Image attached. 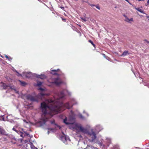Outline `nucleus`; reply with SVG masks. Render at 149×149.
<instances>
[{
  "instance_id": "11",
  "label": "nucleus",
  "mask_w": 149,
  "mask_h": 149,
  "mask_svg": "<svg viewBox=\"0 0 149 149\" xmlns=\"http://www.w3.org/2000/svg\"><path fill=\"white\" fill-rule=\"evenodd\" d=\"M87 3H88V4L91 6V7H93V6H95L96 7V8H97V9H99L100 10V7H99V5L98 4H97L96 5H94V4H90L89 3V2H87Z\"/></svg>"
},
{
  "instance_id": "25",
  "label": "nucleus",
  "mask_w": 149,
  "mask_h": 149,
  "mask_svg": "<svg viewBox=\"0 0 149 149\" xmlns=\"http://www.w3.org/2000/svg\"><path fill=\"white\" fill-rule=\"evenodd\" d=\"M88 42H90L94 47H95V45L93 43V42L91 40H88Z\"/></svg>"
},
{
  "instance_id": "14",
  "label": "nucleus",
  "mask_w": 149,
  "mask_h": 149,
  "mask_svg": "<svg viewBox=\"0 0 149 149\" xmlns=\"http://www.w3.org/2000/svg\"><path fill=\"white\" fill-rule=\"evenodd\" d=\"M59 70V69H58L57 70H52V72H51V74L54 75H59V74H57L56 72L58 70Z\"/></svg>"
},
{
  "instance_id": "19",
  "label": "nucleus",
  "mask_w": 149,
  "mask_h": 149,
  "mask_svg": "<svg viewBox=\"0 0 149 149\" xmlns=\"http://www.w3.org/2000/svg\"><path fill=\"white\" fill-rule=\"evenodd\" d=\"M21 130H22L23 131V132H24L23 135H25V136H27L28 135L30 136V135H29V133H27L26 132L24 131L23 129L21 128Z\"/></svg>"
},
{
  "instance_id": "42",
  "label": "nucleus",
  "mask_w": 149,
  "mask_h": 149,
  "mask_svg": "<svg viewBox=\"0 0 149 149\" xmlns=\"http://www.w3.org/2000/svg\"><path fill=\"white\" fill-rule=\"evenodd\" d=\"M74 119H75V118H72V120H74Z\"/></svg>"
},
{
  "instance_id": "7",
  "label": "nucleus",
  "mask_w": 149,
  "mask_h": 149,
  "mask_svg": "<svg viewBox=\"0 0 149 149\" xmlns=\"http://www.w3.org/2000/svg\"><path fill=\"white\" fill-rule=\"evenodd\" d=\"M104 140L102 139H101L100 140V141H97V143L100 146V147H102V148H104L105 147V145L104 144H103V141Z\"/></svg>"
},
{
  "instance_id": "40",
  "label": "nucleus",
  "mask_w": 149,
  "mask_h": 149,
  "mask_svg": "<svg viewBox=\"0 0 149 149\" xmlns=\"http://www.w3.org/2000/svg\"><path fill=\"white\" fill-rule=\"evenodd\" d=\"M88 147H90V146H88H88H87V147H86V148H84V149H86H86H88Z\"/></svg>"
},
{
  "instance_id": "20",
  "label": "nucleus",
  "mask_w": 149,
  "mask_h": 149,
  "mask_svg": "<svg viewBox=\"0 0 149 149\" xmlns=\"http://www.w3.org/2000/svg\"><path fill=\"white\" fill-rule=\"evenodd\" d=\"M128 53V52L127 51H125L122 54H121V56H126L127 54Z\"/></svg>"
},
{
  "instance_id": "28",
  "label": "nucleus",
  "mask_w": 149,
  "mask_h": 149,
  "mask_svg": "<svg viewBox=\"0 0 149 149\" xmlns=\"http://www.w3.org/2000/svg\"><path fill=\"white\" fill-rule=\"evenodd\" d=\"M81 19L84 21V22H86L87 21L86 18V17H81Z\"/></svg>"
},
{
  "instance_id": "38",
  "label": "nucleus",
  "mask_w": 149,
  "mask_h": 149,
  "mask_svg": "<svg viewBox=\"0 0 149 149\" xmlns=\"http://www.w3.org/2000/svg\"><path fill=\"white\" fill-rule=\"evenodd\" d=\"M147 3L148 4H149V0H148Z\"/></svg>"
},
{
  "instance_id": "3",
  "label": "nucleus",
  "mask_w": 149,
  "mask_h": 149,
  "mask_svg": "<svg viewBox=\"0 0 149 149\" xmlns=\"http://www.w3.org/2000/svg\"><path fill=\"white\" fill-rule=\"evenodd\" d=\"M47 95V94L42 92L39 94L35 97L31 95H28L26 96V98L28 100H30L32 102L36 101L38 102V99H40L42 100L44 99L45 96Z\"/></svg>"
},
{
  "instance_id": "27",
  "label": "nucleus",
  "mask_w": 149,
  "mask_h": 149,
  "mask_svg": "<svg viewBox=\"0 0 149 149\" xmlns=\"http://www.w3.org/2000/svg\"><path fill=\"white\" fill-rule=\"evenodd\" d=\"M106 139L108 143H110L111 142V139L110 138H107Z\"/></svg>"
},
{
  "instance_id": "23",
  "label": "nucleus",
  "mask_w": 149,
  "mask_h": 149,
  "mask_svg": "<svg viewBox=\"0 0 149 149\" xmlns=\"http://www.w3.org/2000/svg\"><path fill=\"white\" fill-rule=\"evenodd\" d=\"M5 56L7 59L10 61L12 59V58L11 57H8V56L6 55H5Z\"/></svg>"
},
{
  "instance_id": "44",
  "label": "nucleus",
  "mask_w": 149,
  "mask_h": 149,
  "mask_svg": "<svg viewBox=\"0 0 149 149\" xmlns=\"http://www.w3.org/2000/svg\"><path fill=\"white\" fill-rule=\"evenodd\" d=\"M145 0H138V1H144Z\"/></svg>"
},
{
  "instance_id": "35",
  "label": "nucleus",
  "mask_w": 149,
  "mask_h": 149,
  "mask_svg": "<svg viewBox=\"0 0 149 149\" xmlns=\"http://www.w3.org/2000/svg\"><path fill=\"white\" fill-rule=\"evenodd\" d=\"M60 8H61V9H62L63 10L64 9V8L62 6L60 7Z\"/></svg>"
},
{
  "instance_id": "12",
  "label": "nucleus",
  "mask_w": 149,
  "mask_h": 149,
  "mask_svg": "<svg viewBox=\"0 0 149 149\" xmlns=\"http://www.w3.org/2000/svg\"><path fill=\"white\" fill-rule=\"evenodd\" d=\"M6 132L3 128L0 127V134L2 135H5Z\"/></svg>"
},
{
  "instance_id": "34",
  "label": "nucleus",
  "mask_w": 149,
  "mask_h": 149,
  "mask_svg": "<svg viewBox=\"0 0 149 149\" xmlns=\"http://www.w3.org/2000/svg\"><path fill=\"white\" fill-rule=\"evenodd\" d=\"M18 74V75H17V76H21L22 75L21 74H20L18 72V73H17Z\"/></svg>"
},
{
  "instance_id": "33",
  "label": "nucleus",
  "mask_w": 149,
  "mask_h": 149,
  "mask_svg": "<svg viewBox=\"0 0 149 149\" xmlns=\"http://www.w3.org/2000/svg\"><path fill=\"white\" fill-rule=\"evenodd\" d=\"M144 41L145 42H146L148 43L149 44V41H148V40H146L145 39L144 40Z\"/></svg>"
},
{
  "instance_id": "31",
  "label": "nucleus",
  "mask_w": 149,
  "mask_h": 149,
  "mask_svg": "<svg viewBox=\"0 0 149 149\" xmlns=\"http://www.w3.org/2000/svg\"><path fill=\"white\" fill-rule=\"evenodd\" d=\"M39 89H40V90H41V91H44V89L43 88H39Z\"/></svg>"
},
{
  "instance_id": "18",
  "label": "nucleus",
  "mask_w": 149,
  "mask_h": 149,
  "mask_svg": "<svg viewBox=\"0 0 149 149\" xmlns=\"http://www.w3.org/2000/svg\"><path fill=\"white\" fill-rule=\"evenodd\" d=\"M30 146H31V148L32 149H38L34 145H33V144L31 143L30 142Z\"/></svg>"
},
{
  "instance_id": "41",
  "label": "nucleus",
  "mask_w": 149,
  "mask_h": 149,
  "mask_svg": "<svg viewBox=\"0 0 149 149\" xmlns=\"http://www.w3.org/2000/svg\"><path fill=\"white\" fill-rule=\"evenodd\" d=\"M10 88H11V89H14V88H13L12 87V86H11V87H10Z\"/></svg>"
},
{
  "instance_id": "2",
  "label": "nucleus",
  "mask_w": 149,
  "mask_h": 149,
  "mask_svg": "<svg viewBox=\"0 0 149 149\" xmlns=\"http://www.w3.org/2000/svg\"><path fill=\"white\" fill-rule=\"evenodd\" d=\"M75 128L78 132H81L87 134L91 139H90V142H94L97 138L96 132L94 131L93 129H91L90 131H89L86 128H84L81 124H75Z\"/></svg>"
},
{
  "instance_id": "9",
  "label": "nucleus",
  "mask_w": 149,
  "mask_h": 149,
  "mask_svg": "<svg viewBox=\"0 0 149 149\" xmlns=\"http://www.w3.org/2000/svg\"><path fill=\"white\" fill-rule=\"evenodd\" d=\"M16 132L18 134H20V136L22 137H24V135H23V131L22 130H21H21H19L18 129Z\"/></svg>"
},
{
  "instance_id": "10",
  "label": "nucleus",
  "mask_w": 149,
  "mask_h": 149,
  "mask_svg": "<svg viewBox=\"0 0 149 149\" xmlns=\"http://www.w3.org/2000/svg\"><path fill=\"white\" fill-rule=\"evenodd\" d=\"M124 17H125V20L128 22H130L131 21H133V19L132 18H131L130 19H129L128 18V17L125 15H124Z\"/></svg>"
},
{
  "instance_id": "37",
  "label": "nucleus",
  "mask_w": 149,
  "mask_h": 149,
  "mask_svg": "<svg viewBox=\"0 0 149 149\" xmlns=\"http://www.w3.org/2000/svg\"><path fill=\"white\" fill-rule=\"evenodd\" d=\"M14 71L16 72L17 73H18V72L16 70H14Z\"/></svg>"
},
{
  "instance_id": "6",
  "label": "nucleus",
  "mask_w": 149,
  "mask_h": 149,
  "mask_svg": "<svg viewBox=\"0 0 149 149\" xmlns=\"http://www.w3.org/2000/svg\"><path fill=\"white\" fill-rule=\"evenodd\" d=\"M53 83L56 85H58L61 84L62 82L61 79L59 78L58 77L55 79Z\"/></svg>"
},
{
  "instance_id": "1",
  "label": "nucleus",
  "mask_w": 149,
  "mask_h": 149,
  "mask_svg": "<svg viewBox=\"0 0 149 149\" xmlns=\"http://www.w3.org/2000/svg\"><path fill=\"white\" fill-rule=\"evenodd\" d=\"M66 92L69 95L71 93L68 91L64 90L57 93L58 97L57 101L53 100L52 99H47L41 104V108L42 110V117L40 120L37 123L39 126H41L45 125L48 119L52 116L62 111L64 108L69 109L72 107V104H77V102L74 98L71 99V104L68 102L64 104L59 101V100L63 98Z\"/></svg>"
},
{
  "instance_id": "49",
  "label": "nucleus",
  "mask_w": 149,
  "mask_h": 149,
  "mask_svg": "<svg viewBox=\"0 0 149 149\" xmlns=\"http://www.w3.org/2000/svg\"><path fill=\"white\" fill-rule=\"evenodd\" d=\"M84 143L85 144V142H84Z\"/></svg>"
},
{
  "instance_id": "30",
  "label": "nucleus",
  "mask_w": 149,
  "mask_h": 149,
  "mask_svg": "<svg viewBox=\"0 0 149 149\" xmlns=\"http://www.w3.org/2000/svg\"><path fill=\"white\" fill-rule=\"evenodd\" d=\"M91 148H92V149H98V148H96V147H93V146H91Z\"/></svg>"
},
{
  "instance_id": "46",
  "label": "nucleus",
  "mask_w": 149,
  "mask_h": 149,
  "mask_svg": "<svg viewBox=\"0 0 149 149\" xmlns=\"http://www.w3.org/2000/svg\"><path fill=\"white\" fill-rule=\"evenodd\" d=\"M58 127H59V128L60 129L61 128V127L59 126H58Z\"/></svg>"
},
{
  "instance_id": "13",
  "label": "nucleus",
  "mask_w": 149,
  "mask_h": 149,
  "mask_svg": "<svg viewBox=\"0 0 149 149\" xmlns=\"http://www.w3.org/2000/svg\"><path fill=\"white\" fill-rule=\"evenodd\" d=\"M1 86L4 89H5L7 88L8 87V85H7L5 84L2 82L1 83Z\"/></svg>"
},
{
  "instance_id": "22",
  "label": "nucleus",
  "mask_w": 149,
  "mask_h": 149,
  "mask_svg": "<svg viewBox=\"0 0 149 149\" xmlns=\"http://www.w3.org/2000/svg\"><path fill=\"white\" fill-rule=\"evenodd\" d=\"M79 118L82 119L84 120L85 119L84 117L81 114H79Z\"/></svg>"
},
{
  "instance_id": "5",
  "label": "nucleus",
  "mask_w": 149,
  "mask_h": 149,
  "mask_svg": "<svg viewBox=\"0 0 149 149\" xmlns=\"http://www.w3.org/2000/svg\"><path fill=\"white\" fill-rule=\"evenodd\" d=\"M103 128L100 125H97L94 128L95 132L97 133L103 129Z\"/></svg>"
},
{
  "instance_id": "45",
  "label": "nucleus",
  "mask_w": 149,
  "mask_h": 149,
  "mask_svg": "<svg viewBox=\"0 0 149 149\" xmlns=\"http://www.w3.org/2000/svg\"><path fill=\"white\" fill-rule=\"evenodd\" d=\"M86 115H87V116H88V113H86Z\"/></svg>"
},
{
  "instance_id": "29",
  "label": "nucleus",
  "mask_w": 149,
  "mask_h": 149,
  "mask_svg": "<svg viewBox=\"0 0 149 149\" xmlns=\"http://www.w3.org/2000/svg\"><path fill=\"white\" fill-rule=\"evenodd\" d=\"M13 130L14 131H15L16 132H17V130H18L15 128L14 127L13 128Z\"/></svg>"
},
{
  "instance_id": "21",
  "label": "nucleus",
  "mask_w": 149,
  "mask_h": 149,
  "mask_svg": "<svg viewBox=\"0 0 149 149\" xmlns=\"http://www.w3.org/2000/svg\"><path fill=\"white\" fill-rule=\"evenodd\" d=\"M135 9L140 13H143V11L141 9L139 8H135Z\"/></svg>"
},
{
  "instance_id": "17",
  "label": "nucleus",
  "mask_w": 149,
  "mask_h": 149,
  "mask_svg": "<svg viewBox=\"0 0 149 149\" xmlns=\"http://www.w3.org/2000/svg\"><path fill=\"white\" fill-rule=\"evenodd\" d=\"M19 81L21 85L22 86H25L27 84L24 81H22L20 80H19Z\"/></svg>"
},
{
  "instance_id": "15",
  "label": "nucleus",
  "mask_w": 149,
  "mask_h": 149,
  "mask_svg": "<svg viewBox=\"0 0 149 149\" xmlns=\"http://www.w3.org/2000/svg\"><path fill=\"white\" fill-rule=\"evenodd\" d=\"M38 78H39L41 79H44L46 78V76L44 74H41V75H38L37 76Z\"/></svg>"
},
{
  "instance_id": "16",
  "label": "nucleus",
  "mask_w": 149,
  "mask_h": 149,
  "mask_svg": "<svg viewBox=\"0 0 149 149\" xmlns=\"http://www.w3.org/2000/svg\"><path fill=\"white\" fill-rule=\"evenodd\" d=\"M63 122L66 125H69L70 124H72V123H71L69 122V121H67V118L66 117L64 120H63Z\"/></svg>"
},
{
  "instance_id": "43",
  "label": "nucleus",
  "mask_w": 149,
  "mask_h": 149,
  "mask_svg": "<svg viewBox=\"0 0 149 149\" xmlns=\"http://www.w3.org/2000/svg\"><path fill=\"white\" fill-rule=\"evenodd\" d=\"M71 113L72 114V115H73V112H72V111H71Z\"/></svg>"
},
{
  "instance_id": "36",
  "label": "nucleus",
  "mask_w": 149,
  "mask_h": 149,
  "mask_svg": "<svg viewBox=\"0 0 149 149\" xmlns=\"http://www.w3.org/2000/svg\"><path fill=\"white\" fill-rule=\"evenodd\" d=\"M77 136L80 137V138H81L82 137V136L81 135H77Z\"/></svg>"
},
{
  "instance_id": "8",
  "label": "nucleus",
  "mask_w": 149,
  "mask_h": 149,
  "mask_svg": "<svg viewBox=\"0 0 149 149\" xmlns=\"http://www.w3.org/2000/svg\"><path fill=\"white\" fill-rule=\"evenodd\" d=\"M61 140L64 142H65L64 141L68 140L70 141V139H69L68 137L66 136H62L61 137Z\"/></svg>"
},
{
  "instance_id": "47",
  "label": "nucleus",
  "mask_w": 149,
  "mask_h": 149,
  "mask_svg": "<svg viewBox=\"0 0 149 149\" xmlns=\"http://www.w3.org/2000/svg\"><path fill=\"white\" fill-rule=\"evenodd\" d=\"M54 121H53V122H51V123H52V124H53V123H54Z\"/></svg>"
},
{
  "instance_id": "26",
  "label": "nucleus",
  "mask_w": 149,
  "mask_h": 149,
  "mask_svg": "<svg viewBox=\"0 0 149 149\" xmlns=\"http://www.w3.org/2000/svg\"><path fill=\"white\" fill-rule=\"evenodd\" d=\"M48 132H47V133L48 134H49V131H51L52 132L54 130L53 129L51 128H48Z\"/></svg>"
},
{
  "instance_id": "50",
  "label": "nucleus",
  "mask_w": 149,
  "mask_h": 149,
  "mask_svg": "<svg viewBox=\"0 0 149 149\" xmlns=\"http://www.w3.org/2000/svg\"><path fill=\"white\" fill-rule=\"evenodd\" d=\"M83 112H84H84H85V111H84Z\"/></svg>"
},
{
  "instance_id": "32",
  "label": "nucleus",
  "mask_w": 149,
  "mask_h": 149,
  "mask_svg": "<svg viewBox=\"0 0 149 149\" xmlns=\"http://www.w3.org/2000/svg\"><path fill=\"white\" fill-rule=\"evenodd\" d=\"M19 126V125L18 124H17L15 125V127H16V128L17 129V127H18Z\"/></svg>"
},
{
  "instance_id": "39",
  "label": "nucleus",
  "mask_w": 149,
  "mask_h": 149,
  "mask_svg": "<svg viewBox=\"0 0 149 149\" xmlns=\"http://www.w3.org/2000/svg\"><path fill=\"white\" fill-rule=\"evenodd\" d=\"M2 120H3V121H5L4 120V118L3 117L2 118Z\"/></svg>"
},
{
  "instance_id": "4",
  "label": "nucleus",
  "mask_w": 149,
  "mask_h": 149,
  "mask_svg": "<svg viewBox=\"0 0 149 149\" xmlns=\"http://www.w3.org/2000/svg\"><path fill=\"white\" fill-rule=\"evenodd\" d=\"M23 75L25 76L27 78H29L33 76V73L30 72H24L23 73Z\"/></svg>"
},
{
  "instance_id": "48",
  "label": "nucleus",
  "mask_w": 149,
  "mask_h": 149,
  "mask_svg": "<svg viewBox=\"0 0 149 149\" xmlns=\"http://www.w3.org/2000/svg\"><path fill=\"white\" fill-rule=\"evenodd\" d=\"M29 136L31 138L32 137V136Z\"/></svg>"
},
{
  "instance_id": "24",
  "label": "nucleus",
  "mask_w": 149,
  "mask_h": 149,
  "mask_svg": "<svg viewBox=\"0 0 149 149\" xmlns=\"http://www.w3.org/2000/svg\"><path fill=\"white\" fill-rule=\"evenodd\" d=\"M42 84V82L41 81H38L37 83V85L39 86H41Z\"/></svg>"
}]
</instances>
